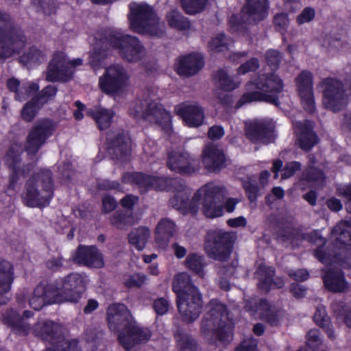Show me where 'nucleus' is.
<instances>
[{"instance_id":"nucleus-1","label":"nucleus","mask_w":351,"mask_h":351,"mask_svg":"<svg viewBox=\"0 0 351 351\" xmlns=\"http://www.w3.org/2000/svg\"><path fill=\"white\" fill-rule=\"evenodd\" d=\"M208 309L200 322L201 336L210 344L226 346L232 341V333L228 326L227 308L218 300H211L207 304Z\"/></svg>"},{"instance_id":"nucleus-2","label":"nucleus","mask_w":351,"mask_h":351,"mask_svg":"<svg viewBox=\"0 0 351 351\" xmlns=\"http://www.w3.org/2000/svg\"><path fill=\"white\" fill-rule=\"evenodd\" d=\"M53 195L52 173L43 169L33 174L26 182L21 194L23 203L31 208H43L49 204Z\"/></svg>"},{"instance_id":"nucleus-3","label":"nucleus","mask_w":351,"mask_h":351,"mask_svg":"<svg viewBox=\"0 0 351 351\" xmlns=\"http://www.w3.org/2000/svg\"><path fill=\"white\" fill-rule=\"evenodd\" d=\"M130 10V27L134 32L158 38L164 35L165 25L159 21L152 7L146 3H132Z\"/></svg>"},{"instance_id":"nucleus-4","label":"nucleus","mask_w":351,"mask_h":351,"mask_svg":"<svg viewBox=\"0 0 351 351\" xmlns=\"http://www.w3.org/2000/svg\"><path fill=\"white\" fill-rule=\"evenodd\" d=\"M256 88L260 91H250L245 93L237 104V108L252 101H267L278 105V98L276 94L283 90L284 84L281 78L274 73L263 74L255 81Z\"/></svg>"},{"instance_id":"nucleus-5","label":"nucleus","mask_w":351,"mask_h":351,"mask_svg":"<svg viewBox=\"0 0 351 351\" xmlns=\"http://www.w3.org/2000/svg\"><path fill=\"white\" fill-rule=\"evenodd\" d=\"M130 114L136 119H144L161 127L167 133L171 131V116L162 104L143 96L136 100L130 109Z\"/></svg>"},{"instance_id":"nucleus-6","label":"nucleus","mask_w":351,"mask_h":351,"mask_svg":"<svg viewBox=\"0 0 351 351\" xmlns=\"http://www.w3.org/2000/svg\"><path fill=\"white\" fill-rule=\"evenodd\" d=\"M55 130V123L51 119H44L38 121L29 130L24 149L32 160V167L38 161V158H36V154Z\"/></svg>"},{"instance_id":"nucleus-7","label":"nucleus","mask_w":351,"mask_h":351,"mask_svg":"<svg viewBox=\"0 0 351 351\" xmlns=\"http://www.w3.org/2000/svg\"><path fill=\"white\" fill-rule=\"evenodd\" d=\"M269 8V0H246L241 11V22L237 21L236 16H232V27L237 32H245V24H256L265 19L268 16Z\"/></svg>"},{"instance_id":"nucleus-8","label":"nucleus","mask_w":351,"mask_h":351,"mask_svg":"<svg viewBox=\"0 0 351 351\" xmlns=\"http://www.w3.org/2000/svg\"><path fill=\"white\" fill-rule=\"evenodd\" d=\"M104 40L129 62H138L144 55L145 49L136 37L111 32Z\"/></svg>"},{"instance_id":"nucleus-9","label":"nucleus","mask_w":351,"mask_h":351,"mask_svg":"<svg viewBox=\"0 0 351 351\" xmlns=\"http://www.w3.org/2000/svg\"><path fill=\"white\" fill-rule=\"evenodd\" d=\"M323 93V105L334 112L343 110L348 103V96L341 82L325 78L320 82Z\"/></svg>"},{"instance_id":"nucleus-10","label":"nucleus","mask_w":351,"mask_h":351,"mask_svg":"<svg viewBox=\"0 0 351 351\" xmlns=\"http://www.w3.org/2000/svg\"><path fill=\"white\" fill-rule=\"evenodd\" d=\"M61 286L53 283L57 303L64 302H77L86 290L84 277L78 273H72L61 280Z\"/></svg>"},{"instance_id":"nucleus-11","label":"nucleus","mask_w":351,"mask_h":351,"mask_svg":"<svg viewBox=\"0 0 351 351\" xmlns=\"http://www.w3.org/2000/svg\"><path fill=\"white\" fill-rule=\"evenodd\" d=\"M236 239L237 236L233 232L215 231L213 241L206 247L208 256L216 261H226L232 252V245Z\"/></svg>"},{"instance_id":"nucleus-12","label":"nucleus","mask_w":351,"mask_h":351,"mask_svg":"<svg viewBox=\"0 0 351 351\" xmlns=\"http://www.w3.org/2000/svg\"><path fill=\"white\" fill-rule=\"evenodd\" d=\"M176 306L182 322L193 324L200 316L203 307L202 295L199 290L176 298Z\"/></svg>"},{"instance_id":"nucleus-13","label":"nucleus","mask_w":351,"mask_h":351,"mask_svg":"<svg viewBox=\"0 0 351 351\" xmlns=\"http://www.w3.org/2000/svg\"><path fill=\"white\" fill-rule=\"evenodd\" d=\"M204 191L203 197V213L206 217L215 218L223 214L221 201L226 193V189L221 185L209 183L201 188Z\"/></svg>"},{"instance_id":"nucleus-14","label":"nucleus","mask_w":351,"mask_h":351,"mask_svg":"<svg viewBox=\"0 0 351 351\" xmlns=\"http://www.w3.org/2000/svg\"><path fill=\"white\" fill-rule=\"evenodd\" d=\"M128 78L126 69L120 64H114L107 67L105 73L99 77V86L102 92L113 94L125 86Z\"/></svg>"},{"instance_id":"nucleus-15","label":"nucleus","mask_w":351,"mask_h":351,"mask_svg":"<svg viewBox=\"0 0 351 351\" xmlns=\"http://www.w3.org/2000/svg\"><path fill=\"white\" fill-rule=\"evenodd\" d=\"M152 333L148 328L141 327L134 320L129 322L126 328H121L118 335V341L126 351L135 346L146 343Z\"/></svg>"},{"instance_id":"nucleus-16","label":"nucleus","mask_w":351,"mask_h":351,"mask_svg":"<svg viewBox=\"0 0 351 351\" xmlns=\"http://www.w3.org/2000/svg\"><path fill=\"white\" fill-rule=\"evenodd\" d=\"M26 43L23 31L14 25L0 36V59L5 60L19 53Z\"/></svg>"},{"instance_id":"nucleus-17","label":"nucleus","mask_w":351,"mask_h":351,"mask_svg":"<svg viewBox=\"0 0 351 351\" xmlns=\"http://www.w3.org/2000/svg\"><path fill=\"white\" fill-rule=\"evenodd\" d=\"M66 55L58 51L53 54L46 71V80L48 82H66L73 78L74 70L69 67Z\"/></svg>"},{"instance_id":"nucleus-18","label":"nucleus","mask_w":351,"mask_h":351,"mask_svg":"<svg viewBox=\"0 0 351 351\" xmlns=\"http://www.w3.org/2000/svg\"><path fill=\"white\" fill-rule=\"evenodd\" d=\"M132 142L127 132L118 131L109 134L107 138V151L114 159L125 160L131 154Z\"/></svg>"},{"instance_id":"nucleus-19","label":"nucleus","mask_w":351,"mask_h":351,"mask_svg":"<svg viewBox=\"0 0 351 351\" xmlns=\"http://www.w3.org/2000/svg\"><path fill=\"white\" fill-rule=\"evenodd\" d=\"M174 110L189 127L197 128L204 123V109L195 101L182 102L176 106Z\"/></svg>"},{"instance_id":"nucleus-20","label":"nucleus","mask_w":351,"mask_h":351,"mask_svg":"<svg viewBox=\"0 0 351 351\" xmlns=\"http://www.w3.org/2000/svg\"><path fill=\"white\" fill-rule=\"evenodd\" d=\"M295 83L304 110L313 113L315 110V105L311 73L307 71H302L295 78Z\"/></svg>"},{"instance_id":"nucleus-21","label":"nucleus","mask_w":351,"mask_h":351,"mask_svg":"<svg viewBox=\"0 0 351 351\" xmlns=\"http://www.w3.org/2000/svg\"><path fill=\"white\" fill-rule=\"evenodd\" d=\"M274 128L272 121H254L246 126V136L254 143H269L275 138Z\"/></svg>"},{"instance_id":"nucleus-22","label":"nucleus","mask_w":351,"mask_h":351,"mask_svg":"<svg viewBox=\"0 0 351 351\" xmlns=\"http://www.w3.org/2000/svg\"><path fill=\"white\" fill-rule=\"evenodd\" d=\"M245 308L252 315H257L261 319L267 322L271 326H277L279 323V312L265 300L258 301L255 298H251L246 301Z\"/></svg>"},{"instance_id":"nucleus-23","label":"nucleus","mask_w":351,"mask_h":351,"mask_svg":"<svg viewBox=\"0 0 351 351\" xmlns=\"http://www.w3.org/2000/svg\"><path fill=\"white\" fill-rule=\"evenodd\" d=\"M306 239L309 242L318 245L317 248L314 251V255L322 263L330 265L337 263L343 267L349 266L347 261L341 258V254H331L324 250L323 245L326 244V240L320 235L319 231L315 230L308 233Z\"/></svg>"},{"instance_id":"nucleus-24","label":"nucleus","mask_w":351,"mask_h":351,"mask_svg":"<svg viewBox=\"0 0 351 351\" xmlns=\"http://www.w3.org/2000/svg\"><path fill=\"white\" fill-rule=\"evenodd\" d=\"M54 293L53 283L42 281L34 288L29 304L32 308L39 311L47 304L57 303Z\"/></svg>"},{"instance_id":"nucleus-25","label":"nucleus","mask_w":351,"mask_h":351,"mask_svg":"<svg viewBox=\"0 0 351 351\" xmlns=\"http://www.w3.org/2000/svg\"><path fill=\"white\" fill-rule=\"evenodd\" d=\"M73 261L88 267L101 268L104 265L103 254L94 245H80L73 256Z\"/></svg>"},{"instance_id":"nucleus-26","label":"nucleus","mask_w":351,"mask_h":351,"mask_svg":"<svg viewBox=\"0 0 351 351\" xmlns=\"http://www.w3.org/2000/svg\"><path fill=\"white\" fill-rule=\"evenodd\" d=\"M202 162L210 173L218 172L226 167V157L217 145L210 143L202 151Z\"/></svg>"},{"instance_id":"nucleus-27","label":"nucleus","mask_w":351,"mask_h":351,"mask_svg":"<svg viewBox=\"0 0 351 351\" xmlns=\"http://www.w3.org/2000/svg\"><path fill=\"white\" fill-rule=\"evenodd\" d=\"M107 319L110 329L118 331L121 327L126 328L129 322H133L130 312L123 304H112L107 309Z\"/></svg>"},{"instance_id":"nucleus-28","label":"nucleus","mask_w":351,"mask_h":351,"mask_svg":"<svg viewBox=\"0 0 351 351\" xmlns=\"http://www.w3.org/2000/svg\"><path fill=\"white\" fill-rule=\"evenodd\" d=\"M203 65L202 57L199 54L191 53L179 58L175 69L180 75L190 77L197 73Z\"/></svg>"},{"instance_id":"nucleus-29","label":"nucleus","mask_w":351,"mask_h":351,"mask_svg":"<svg viewBox=\"0 0 351 351\" xmlns=\"http://www.w3.org/2000/svg\"><path fill=\"white\" fill-rule=\"evenodd\" d=\"M274 269L265 264H261L254 273V277L258 280V287L260 289L269 291L271 288H281L284 280L281 278H274Z\"/></svg>"},{"instance_id":"nucleus-30","label":"nucleus","mask_w":351,"mask_h":351,"mask_svg":"<svg viewBox=\"0 0 351 351\" xmlns=\"http://www.w3.org/2000/svg\"><path fill=\"white\" fill-rule=\"evenodd\" d=\"M330 240L336 248L351 247V220H341L332 228Z\"/></svg>"},{"instance_id":"nucleus-31","label":"nucleus","mask_w":351,"mask_h":351,"mask_svg":"<svg viewBox=\"0 0 351 351\" xmlns=\"http://www.w3.org/2000/svg\"><path fill=\"white\" fill-rule=\"evenodd\" d=\"M295 128L299 146L304 151L311 150L318 143L317 136L313 131L309 121H298L295 123Z\"/></svg>"},{"instance_id":"nucleus-32","label":"nucleus","mask_w":351,"mask_h":351,"mask_svg":"<svg viewBox=\"0 0 351 351\" xmlns=\"http://www.w3.org/2000/svg\"><path fill=\"white\" fill-rule=\"evenodd\" d=\"M167 166L172 171L181 174H190L197 169L193 165L188 154L176 152L169 154Z\"/></svg>"},{"instance_id":"nucleus-33","label":"nucleus","mask_w":351,"mask_h":351,"mask_svg":"<svg viewBox=\"0 0 351 351\" xmlns=\"http://www.w3.org/2000/svg\"><path fill=\"white\" fill-rule=\"evenodd\" d=\"M34 332L44 341L55 344L56 341L60 339L62 328L58 323L45 320L36 324Z\"/></svg>"},{"instance_id":"nucleus-34","label":"nucleus","mask_w":351,"mask_h":351,"mask_svg":"<svg viewBox=\"0 0 351 351\" xmlns=\"http://www.w3.org/2000/svg\"><path fill=\"white\" fill-rule=\"evenodd\" d=\"M177 234V227L174 221L168 218L160 220L155 230V239L161 247L167 246L171 238Z\"/></svg>"},{"instance_id":"nucleus-35","label":"nucleus","mask_w":351,"mask_h":351,"mask_svg":"<svg viewBox=\"0 0 351 351\" xmlns=\"http://www.w3.org/2000/svg\"><path fill=\"white\" fill-rule=\"evenodd\" d=\"M326 289L334 293L346 292L348 290V283L344 274L339 269H329L323 277Z\"/></svg>"},{"instance_id":"nucleus-36","label":"nucleus","mask_w":351,"mask_h":351,"mask_svg":"<svg viewBox=\"0 0 351 351\" xmlns=\"http://www.w3.org/2000/svg\"><path fill=\"white\" fill-rule=\"evenodd\" d=\"M3 322L19 335H27L29 332L30 325L14 310L7 311L3 315Z\"/></svg>"},{"instance_id":"nucleus-37","label":"nucleus","mask_w":351,"mask_h":351,"mask_svg":"<svg viewBox=\"0 0 351 351\" xmlns=\"http://www.w3.org/2000/svg\"><path fill=\"white\" fill-rule=\"evenodd\" d=\"M87 114L94 119L99 130H104L108 128L112 123L114 112L110 109L95 106L87 110Z\"/></svg>"},{"instance_id":"nucleus-38","label":"nucleus","mask_w":351,"mask_h":351,"mask_svg":"<svg viewBox=\"0 0 351 351\" xmlns=\"http://www.w3.org/2000/svg\"><path fill=\"white\" fill-rule=\"evenodd\" d=\"M173 291L176 298L192 293L193 289L199 290L192 282L191 276L186 272L180 273L175 276L172 282Z\"/></svg>"},{"instance_id":"nucleus-39","label":"nucleus","mask_w":351,"mask_h":351,"mask_svg":"<svg viewBox=\"0 0 351 351\" xmlns=\"http://www.w3.org/2000/svg\"><path fill=\"white\" fill-rule=\"evenodd\" d=\"M14 279V267L8 261L0 258V295L8 293Z\"/></svg>"},{"instance_id":"nucleus-40","label":"nucleus","mask_w":351,"mask_h":351,"mask_svg":"<svg viewBox=\"0 0 351 351\" xmlns=\"http://www.w3.org/2000/svg\"><path fill=\"white\" fill-rule=\"evenodd\" d=\"M175 189L176 193L169 199V204L172 208L184 211L187 207L191 191L184 184L181 182L176 185Z\"/></svg>"},{"instance_id":"nucleus-41","label":"nucleus","mask_w":351,"mask_h":351,"mask_svg":"<svg viewBox=\"0 0 351 351\" xmlns=\"http://www.w3.org/2000/svg\"><path fill=\"white\" fill-rule=\"evenodd\" d=\"M121 179L123 182L136 184L142 191L145 192L152 189L154 176H147L142 173H125L123 174Z\"/></svg>"},{"instance_id":"nucleus-42","label":"nucleus","mask_w":351,"mask_h":351,"mask_svg":"<svg viewBox=\"0 0 351 351\" xmlns=\"http://www.w3.org/2000/svg\"><path fill=\"white\" fill-rule=\"evenodd\" d=\"M151 231L146 226H140L133 229L128 234L129 243L136 250H143L150 237Z\"/></svg>"},{"instance_id":"nucleus-43","label":"nucleus","mask_w":351,"mask_h":351,"mask_svg":"<svg viewBox=\"0 0 351 351\" xmlns=\"http://www.w3.org/2000/svg\"><path fill=\"white\" fill-rule=\"evenodd\" d=\"M283 162L280 160H276L274 161L272 167V172L274 173V178H278V172L282 171L281 178L287 179L293 176L295 173L300 170L301 164L299 162L293 161L286 164L285 167L282 169Z\"/></svg>"},{"instance_id":"nucleus-44","label":"nucleus","mask_w":351,"mask_h":351,"mask_svg":"<svg viewBox=\"0 0 351 351\" xmlns=\"http://www.w3.org/2000/svg\"><path fill=\"white\" fill-rule=\"evenodd\" d=\"M215 84L226 91H230L237 88L239 82L232 80L224 69L218 70L213 75Z\"/></svg>"},{"instance_id":"nucleus-45","label":"nucleus","mask_w":351,"mask_h":351,"mask_svg":"<svg viewBox=\"0 0 351 351\" xmlns=\"http://www.w3.org/2000/svg\"><path fill=\"white\" fill-rule=\"evenodd\" d=\"M313 319L319 326L322 327L325 330L330 339H335L333 329L331 327L330 322L326 315L324 306L319 305L317 307L316 312L313 316Z\"/></svg>"},{"instance_id":"nucleus-46","label":"nucleus","mask_w":351,"mask_h":351,"mask_svg":"<svg viewBox=\"0 0 351 351\" xmlns=\"http://www.w3.org/2000/svg\"><path fill=\"white\" fill-rule=\"evenodd\" d=\"M178 351H197L199 344L197 340L191 335L179 332L176 336Z\"/></svg>"},{"instance_id":"nucleus-47","label":"nucleus","mask_w":351,"mask_h":351,"mask_svg":"<svg viewBox=\"0 0 351 351\" xmlns=\"http://www.w3.org/2000/svg\"><path fill=\"white\" fill-rule=\"evenodd\" d=\"M169 25L178 30H188L191 28V23L187 18L176 10H171L167 14Z\"/></svg>"},{"instance_id":"nucleus-48","label":"nucleus","mask_w":351,"mask_h":351,"mask_svg":"<svg viewBox=\"0 0 351 351\" xmlns=\"http://www.w3.org/2000/svg\"><path fill=\"white\" fill-rule=\"evenodd\" d=\"M186 267L193 271L201 278H203L205 273L204 268L206 266V260L203 256L197 254H190L185 260Z\"/></svg>"},{"instance_id":"nucleus-49","label":"nucleus","mask_w":351,"mask_h":351,"mask_svg":"<svg viewBox=\"0 0 351 351\" xmlns=\"http://www.w3.org/2000/svg\"><path fill=\"white\" fill-rule=\"evenodd\" d=\"M110 221L112 226L123 230L134 224V218L128 212L118 210L111 216Z\"/></svg>"},{"instance_id":"nucleus-50","label":"nucleus","mask_w":351,"mask_h":351,"mask_svg":"<svg viewBox=\"0 0 351 351\" xmlns=\"http://www.w3.org/2000/svg\"><path fill=\"white\" fill-rule=\"evenodd\" d=\"M22 147L17 145H12L8 149L4 156V161L6 165L10 169L18 168L21 162Z\"/></svg>"},{"instance_id":"nucleus-51","label":"nucleus","mask_w":351,"mask_h":351,"mask_svg":"<svg viewBox=\"0 0 351 351\" xmlns=\"http://www.w3.org/2000/svg\"><path fill=\"white\" fill-rule=\"evenodd\" d=\"M301 180L306 181L308 184L320 185L324 182L325 176L319 169L314 167H308L302 173Z\"/></svg>"},{"instance_id":"nucleus-52","label":"nucleus","mask_w":351,"mask_h":351,"mask_svg":"<svg viewBox=\"0 0 351 351\" xmlns=\"http://www.w3.org/2000/svg\"><path fill=\"white\" fill-rule=\"evenodd\" d=\"M41 108L42 107L40 106L33 98H32L22 108L21 111V119L25 122H32L36 117Z\"/></svg>"},{"instance_id":"nucleus-53","label":"nucleus","mask_w":351,"mask_h":351,"mask_svg":"<svg viewBox=\"0 0 351 351\" xmlns=\"http://www.w3.org/2000/svg\"><path fill=\"white\" fill-rule=\"evenodd\" d=\"M58 91L56 86L48 85L40 91L33 99L40 106H43L50 100L53 99Z\"/></svg>"},{"instance_id":"nucleus-54","label":"nucleus","mask_w":351,"mask_h":351,"mask_svg":"<svg viewBox=\"0 0 351 351\" xmlns=\"http://www.w3.org/2000/svg\"><path fill=\"white\" fill-rule=\"evenodd\" d=\"M184 10L188 14H195L202 12L208 0H180Z\"/></svg>"},{"instance_id":"nucleus-55","label":"nucleus","mask_w":351,"mask_h":351,"mask_svg":"<svg viewBox=\"0 0 351 351\" xmlns=\"http://www.w3.org/2000/svg\"><path fill=\"white\" fill-rule=\"evenodd\" d=\"M44 53L35 47H32L20 58V61L24 64H36L45 60Z\"/></svg>"},{"instance_id":"nucleus-56","label":"nucleus","mask_w":351,"mask_h":351,"mask_svg":"<svg viewBox=\"0 0 351 351\" xmlns=\"http://www.w3.org/2000/svg\"><path fill=\"white\" fill-rule=\"evenodd\" d=\"M229 40L223 34H218L208 42V48L215 52L223 51L228 49Z\"/></svg>"},{"instance_id":"nucleus-57","label":"nucleus","mask_w":351,"mask_h":351,"mask_svg":"<svg viewBox=\"0 0 351 351\" xmlns=\"http://www.w3.org/2000/svg\"><path fill=\"white\" fill-rule=\"evenodd\" d=\"M282 54L275 49H269L265 52V58L267 64L272 71H276L282 60Z\"/></svg>"},{"instance_id":"nucleus-58","label":"nucleus","mask_w":351,"mask_h":351,"mask_svg":"<svg viewBox=\"0 0 351 351\" xmlns=\"http://www.w3.org/2000/svg\"><path fill=\"white\" fill-rule=\"evenodd\" d=\"M243 186L245 191L247 198L250 201V203L253 204L252 206H255L256 200L257 197L261 195L260 187L252 182L251 180L244 181L243 182Z\"/></svg>"},{"instance_id":"nucleus-59","label":"nucleus","mask_w":351,"mask_h":351,"mask_svg":"<svg viewBox=\"0 0 351 351\" xmlns=\"http://www.w3.org/2000/svg\"><path fill=\"white\" fill-rule=\"evenodd\" d=\"M180 181L176 179L154 176V181L152 182V189L163 191L167 189L169 186H173L174 188H176V185L180 184Z\"/></svg>"},{"instance_id":"nucleus-60","label":"nucleus","mask_w":351,"mask_h":351,"mask_svg":"<svg viewBox=\"0 0 351 351\" xmlns=\"http://www.w3.org/2000/svg\"><path fill=\"white\" fill-rule=\"evenodd\" d=\"M234 268L230 265H225L223 267H220L218 270V274L221 276V280L219 282V286L221 289L228 291L230 288L229 282L223 278L228 277L233 274Z\"/></svg>"},{"instance_id":"nucleus-61","label":"nucleus","mask_w":351,"mask_h":351,"mask_svg":"<svg viewBox=\"0 0 351 351\" xmlns=\"http://www.w3.org/2000/svg\"><path fill=\"white\" fill-rule=\"evenodd\" d=\"M203 195L204 197V191H201V189H199L196 193L193 195L192 199L189 202L188 200V205L186 209L184 210V212H189L193 215L197 214L199 210V200L201 197Z\"/></svg>"},{"instance_id":"nucleus-62","label":"nucleus","mask_w":351,"mask_h":351,"mask_svg":"<svg viewBox=\"0 0 351 351\" xmlns=\"http://www.w3.org/2000/svg\"><path fill=\"white\" fill-rule=\"evenodd\" d=\"M153 307L158 315H163L168 312L170 303L167 298H159L154 301Z\"/></svg>"},{"instance_id":"nucleus-63","label":"nucleus","mask_w":351,"mask_h":351,"mask_svg":"<svg viewBox=\"0 0 351 351\" xmlns=\"http://www.w3.org/2000/svg\"><path fill=\"white\" fill-rule=\"evenodd\" d=\"M145 279L144 275L134 274L125 279L124 285L128 288L140 287L144 284Z\"/></svg>"},{"instance_id":"nucleus-64","label":"nucleus","mask_w":351,"mask_h":351,"mask_svg":"<svg viewBox=\"0 0 351 351\" xmlns=\"http://www.w3.org/2000/svg\"><path fill=\"white\" fill-rule=\"evenodd\" d=\"M315 16V11L313 8L306 7L297 16L296 21L299 25L312 21Z\"/></svg>"}]
</instances>
